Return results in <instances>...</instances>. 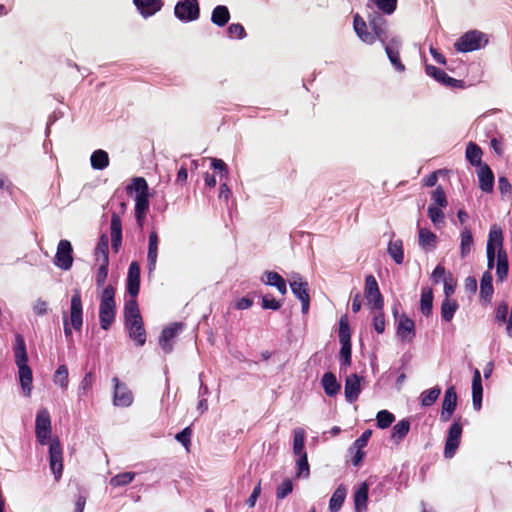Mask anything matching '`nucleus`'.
<instances>
[{
  "label": "nucleus",
  "instance_id": "1",
  "mask_svg": "<svg viewBox=\"0 0 512 512\" xmlns=\"http://www.w3.org/2000/svg\"><path fill=\"white\" fill-rule=\"evenodd\" d=\"M14 358L18 367L19 381L25 396L30 397L32 391V370L28 366L26 343L22 335L17 334L14 341Z\"/></svg>",
  "mask_w": 512,
  "mask_h": 512
},
{
  "label": "nucleus",
  "instance_id": "2",
  "mask_svg": "<svg viewBox=\"0 0 512 512\" xmlns=\"http://www.w3.org/2000/svg\"><path fill=\"white\" fill-rule=\"evenodd\" d=\"M134 191L135 196V217L140 228L144 225L146 214L149 210V188L146 180L142 177H135L127 186V192Z\"/></svg>",
  "mask_w": 512,
  "mask_h": 512
},
{
  "label": "nucleus",
  "instance_id": "3",
  "mask_svg": "<svg viewBox=\"0 0 512 512\" xmlns=\"http://www.w3.org/2000/svg\"><path fill=\"white\" fill-rule=\"evenodd\" d=\"M115 289L113 286H106L100 296L99 322L103 330H108L115 320L116 304Z\"/></svg>",
  "mask_w": 512,
  "mask_h": 512
},
{
  "label": "nucleus",
  "instance_id": "4",
  "mask_svg": "<svg viewBox=\"0 0 512 512\" xmlns=\"http://www.w3.org/2000/svg\"><path fill=\"white\" fill-rule=\"evenodd\" d=\"M83 325V305L81 300V293L75 289L71 297L70 303V316L69 319L66 313L63 315L64 334L66 337L72 336V329L80 331Z\"/></svg>",
  "mask_w": 512,
  "mask_h": 512
},
{
  "label": "nucleus",
  "instance_id": "5",
  "mask_svg": "<svg viewBox=\"0 0 512 512\" xmlns=\"http://www.w3.org/2000/svg\"><path fill=\"white\" fill-rule=\"evenodd\" d=\"M487 43L488 39L484 33L473 30L462 35L454 47L459 52H472L485 47Z\"/></svg>",
  "mask_w": 512,
  "mask_h": 512
},
{
  "label": "nucleus",
  "instance_id": "6",
  "mask_svg": "<svg viewBox=\"0 0 512 512\" xmlns=\"http://www.w3.org/2000/svg\"><path fill=\"white\" fill-rule=\"evenodd\" d=\"M292 293L301 301V310L307 314L310 307L309 285L299 274H293L289 279Z\"/></svg>",
  "mask_w": 512,
  "mask_h": 512
},
{
  "label": "nucleus",
  "instance_id": "7",
  "mask_svg": "<svg viewBox=\"0 0 512 512\" xmlns=\"http://www.w3.org/2000/svg\"><path fill=\"white\" fill-rule=\"evenodd\" d=\"M51 418L46 408H41L36 414L35 434L41 445H46L51 437Z\"/></svg>",
  "mask_w": 512,
  "mask_h": 512
},
{
  "label": "nucleus",
  "instance_id": "8",
  "mask_svg": "<svg viewBox=\"0 0 512 512\" xmlns=\"http://www.w3.org/2000/svg\"><path fill=\"white\" fill-rule=\"evenodd\" d=\"M174 14L182 22L195 21L200 16V8L197 0H181L174 8Z\"/></svg>",
  "mask_w": 512,
  "mask_h": 512
},
{
  "label": "nucleus",
  "instance_id": "9",
  "mask_svg": "<svg viewBox=\"0 0 512 512\" xmlns=\"http://www.w3.org/2000/svg\"><path fill=\"white\" fill-rule=\"evenodd\" d=\"M364 295L371 308L382 310L384 305L383 298L373 275H368L365 278Z\"/></svg>",
  "mask_w": 512,
  "mask_h": 512
},
{
  "label": "nucleus",
  "instance_id": "10",
  "mask_svg": "<svg viewBox=\"0 0 512 512\" xmlns=\"http://www.w3.org/2000/svg\"><path fill=\"white\" fill-rule=\"evenodd\" d=\"M73 248L68 240H60L54 257V264L62 270H69L73 264Z\"/></svg>",
  "mask_w": 512,
  "mask_h": 512
},
{
  "label": "nucleus",
  "instance_id": "11",
  "mask_svg": "<svg viewBox=\"0 0 512 512\" xmlns=\"http://www.w3.org/2000/svg\"><path fill=\"white\" fill-rule=\"evenodd\" d=\"M49 462L55 479L58 480L63 471V451L58 438L51 439L49 443Z\"/></svg>",
  "mask_w": 512,
  "mask_h": 512
},
{
  "label": "nucleus",
  "instance_id": "12",
  "mask_svg": "<svg viewBox=\"0 0 512 512\" xmlns=\"http://www.w3.org/2000/svg\"><path fill=\"white\" fill-rule=\"evenodd\" d=\"M112 382L114 385L113 405L117 407L131 406L134 400L132 391L125 383L120 382L117 377H113Z\"/></svg>",
  "mask_w": 512,
  "mask_h": 512
},
{
  "label": "nucleus",
  "instance_id": "13",
  "mask_svg": "<svg viewBox=\"0 0 512 512\" xmlns=\"http://www.w3.org/2000/svg\"><path fill=\"white\" fill-rule=\"evenodd\" d=\"M368 23L371 27L372 34L375 35V41L379 40L381 44H385L387 38L388 22L378 11H373L368 14Z\"/></svg>",
  "mask_w": 512,
  "mask_h": 512
},
{
  "label": "nucleus",
  "instance_id": "14",
  "mask_svg": "<svg viewBox=\"0 0 512 512\" xmlns=\"http://www.w3.org/2000/svg\"><path fill=\"white\" fill-rule=\"evenodd\" d=\"M502 241L503 235L501 228L497 225H493L489 231L486 246L487 267L489 270L493 269L495 265V245H501Z\"/></svg>",
  "mask_w": 512,
  "mask_h": 512
},
{
  "label": "nucleus",
  "instance_id": "15",
  "mask_svg": "<svg viewBox=\"0 0 512 512\" xmlns=\"http://www.w3.org/2000/svg\"><path fill=\"white\" fill-rule=\"evenodd\" d=\"M461 435L462 426L459 422H454L448 430L445 442L444 456L446 458H452L455 455L461 441Z\"/></svg>",
  "mask_w": 512,
  "mask_h": 512
},
{
  "label": "nucleus",
  "instance_id": "16",
  "mask_svg": "<svg viewBox=\"0 0 512 512\" xmlns=\"http://www.w3.org/2000/svg\"><path fill=\"white\" fill-rule=\"evenodd\" d=\"M182 330V325L173 323L164 328L159 338V344L165 353H170L173 350V340L178 336Z\"/></svg>",
  "mask_w": 512,
  "mask_h": 512
},
{
  "label": "nucleus",
  "instance_id": "17",
  "mask_svg": "<svg viewBox=\"0 0 512 512\" xmlns=\"http://www.w3.org/2000/svg\"><path fill=\"white\" fill-rule=\"evenodd\" d=\"M457 406V394L453 386L446 389L442 402L441 420L447 422Z\"/></svg>",
  "mask_w": 512,
  "mask_h": 512
},
{
  "label": "nucleus",
  "instance_id": "18",
  "mask_svg": "<svg viewBox=\"0 0 512 512\" xmlns=\"http://www.w3.org/2000/svg\"><path fill=\"white\" fill-rule=\"evenodd\" d=\"M140 290V266L136 261L131 262L127 274V291L132 298H136Z\"/></svg>",
  "mask_w": 512,
  "mask_h": 512
},
{
  "label": "nucleus",
  "instance_id": "19",
  "mask_svg": "<svg viewBox=\"0 0 512 512\" xmlns=\"http://www.w3.org/2000/svg\"><path fill=\"white\" fill-rule=\"evenodd\" d=\"M426 73L428 76L434 78L436 81L448 87H462V81L450 77L445 71L433 65L426 66Z\"/></svg>",
  "mask_w": 512,
  "mask_h": 512
},
{
  "label": "nucleus",
  "instance_id": "20",
  "mask_svg": "<svg viewBox=\"0 0 512 512\" xmlns=\"http://www.w3.org/2000/svg\"><path fill=\"white\" fill-rule=\"evenodd\" d=\"M110 235L112 249L117 253L122 244V221L116 212L111 215Z\"/></svg>",
  "mask_w": 512,
  "mask_h": 512
},
{
  "label": "nucleus",
  "instance_id": "21",
  "mask_svg": "<svg viewBox=\"0 0 512 512\" xmlns=\"http://www.w3.org/2000/svg\"><path fill=\"white\" fill-rule=\"evenodd\" d=\"M396 333L402 341L410 342L415 336L414 321L406 315L400 316Z\"/></svg>",
  "mask_w": 512,
  "mask_h": 512
},
{
  "label": "nucleus",
  "instance_id": "22",
  "mask_svg": "<svg viewBox=\"0 0 512 512\" xmlns=\"http://www.w3.org/2000/svg\"><path fill=\"white\" fill-rule=\"evenodd\" d=\"M133 3L144 18L153 16L163 6L162 0H133Z\"/></svg>",
  "mask_w": 512,
  "mask_h": 512
},
{
  "label": "nucleus",
  "instance_id": "23",
  "mask_svg": "<svg viewBox=\"0 0 512 512\" xmlns=\"http://www.w3.org/2000/svg\"><path fill=\"white\" fill-rule=\"evenodd\" d=\"M158 244L159 238L156 231H151L148 239V252H147V262H148V272L152 274L156 268L157 257H158Z\"/></svg>",
  "mask_w": 512,
  "mask_h": 512
},
{
  "label": "nucleus",
  "instance_id": "24",
  "mask_svg": "<svg viewBox=\"0 0 512 512\" xmlns=\"http://www.w3.org/2000/svg\"><path fill=\"white\" fill-rule=\"evenodd\" d=\"M361 378L357 374L348 376L345 380V398L349 403H353L358 399L361 392Z\"/></svg>",
  "mask_w": 512,
  "mask_h": 512
},
{
  "label": "nucleus",
  "instance_id": "25",
  "mask_svg": "<svg viewBox=\"0 0 512 512\" xmlns=\"http://www.w3.org/2000/svg\"><path fill=\"white\" fill-rule=\"evenodd\" d=\"M479 187L483 192L490 193L494 186V175L487 164L478 167Z\"/></svg>",
  "mask_w": 512,
  "mask_h": 512
},
{
  "label": "nucleus",
  "instance_id": "26",
  "mask_svg": "<svg viewBox=\"0 0 512 512\" xmlns=\"http://www.w3.org/2000/svg\"><path fill=\"white\" fill-rule=\"evenodd\" d=\"M129 332V337L138 345L143 346L146 342V332L143 325V320H138L125 324Z\"/></svg>",
  "mask_w": 512,
  "mask_h": 512
},
{
  "label": "nucleus",
  "instance_id": "27",
  "mask_svg": "<svg viewBox=\"0 0 512 512\" xmlns=\"http://www.w3.org/2000/svg\"><path fill=\"white\" fill-rule=\"evenodd\" d=\"M482 380L481 374L478 369L474 370L473 379H472V402L475 410L479 411L482 405Z\"/></svg>",
  "mask_w": 512,
  "mask_h": 512
},
{
  "label": "nucleus",
  "instance_id": "28",
  "mask_svg": "<svg viewBox=\"0 0 512 512\" xmlns=\"http://www.w3.org/2000/svg\"><path fill=\"white\" fill-rule=\"evenodd\" d=\"M495 319L499 324H506V332L509 337H512V306L509 311L506 303H501L496 308Z\"/></svg>",
  "mask_w": 512,
  "mask_h": 512
},
{
  "label": "nucleus",
  "instance_id": "29",
  "mask_svg": "<svg viewBox=\"0 0 512 512\" xmlns=\"http://www.w3.org/2000/svg\"><path fill=\"white\" fill-rule=\"evenodd\" d=\"M353 26L357 36L363 42L367 44H373L375 42V35L368 31L366 22L359 14L354 16Z\"/></svg>",
  "mask_w": 512,
  "mask_h": 512
},
{
  "label": "nucleus",
  "instance_id": "30",
  "mask_svg": "<svg viewBox=\"0 0 512 512\" xmlns=\"http://www.w3.org/2000/svg\"><path fill=\"white\" fill-rule=\"evenodd\" d=\"M369 486L366 482L361 483L354 493V506L356 512L367 510Z\"/></svg>",
  "mask_w": 512,
  "mask_h": 512
},
{
  "label": "nucleus",
  "instance_id": "31",
  "mask_svg": "<svg viewBox=\"0 0 512 512\" xmlns=\"http://www.w3.org/2000/svg\"><path fill=\"white\" fill-rule=\"evenodd\" d=\"M418 235V244L425 251H432L436 247L437 236L426 228H420Z\"/></svg>",
  "mask_w": 512,
  "mask_h": 512
},
{
  "label": "nucleus",
  "instance_id": "32",
  "mask_svg": "<svg viewBox=\"0 0 512 512\" xmlns=\"http://www.w3.org/2000/svg\"><path fill=\"white\" fill-rule=\"evenodd\" d=\"M266 280L265 284L275 287L282 295L286 294L287 286L284 278L274 271L265 272Z\"/></svg>",
  "mask_w": 512,
  "mask_h": 512
},
{
  "label": "nucleus",
  "instance_id": "33",
  "mask_svg": "<svg viewBox=\"0 0 512 512\" xmlns=\"http://www.w3.org/2000/svg\"><path fill=\"white\" fill-rule=\"evenodd\" d=\"M229 20L230 12L226 6L218 5L213 9L211 15V21L213 24L223 27L229 22Z\"/></svg>",
  "mask_w": 512,
  "mask_h": 512
},
{
  "label": "nucleus",
  "instance_id": "34",
  "mask_svg": "<svg viewBox=\"0 0 512 512\" xmlns=\"http://www.w3.org/2000/svg\"><path fill=\"white\" fill-rule=\"evenodd\" d=\"M321 382L323 389L328 396H335L340 390L341 386L338 383L335 375L331 372L325 373Z\"/></svg>",
  "mask_w": 512,
  "mask_h": 512
},
{
  "label": "nucleus",
  "instance_id": "35",
  "mask_svg": "<svg viewBox=\"0 0 512 512\" xmlns=\"http://www.w3.org/2000/svg\"><path fill=\"white\" fill-rule=\"evenodd\" d=\"M90 163L93 169L103 170L109 166L108 153L102 149L95 150L90 157Z\"/></svg>",
  "mask_w": 512,
  "mask_h": 512
},
{
  "label": "nucleus",
  "instance_id": "36",
  "mask_svg": "<svg viewBox=\"0 0 512 512\" xmlns=\"http://www.w3.org/2000/svg\"><path fill=\"white\" fill-rule=\"evenodd\" d=\"M109 240L106 234H102L95 248L96 262L106 261L109 262Z\"/></svg>",
  "mask_w": 512,
  "mask_h": 512
},
{
  "label": "nucleus",
  "instance_id": "37",
  "mask_svg": "<svg viewBox=\"0 0 512 512\" xmlns=\"http://www.w3.org/2000/svg\"><path fill=\"white\" fill-rule=\"evenodd\" d=\"M474 244L473 235L469 228L465 227L461 232L460 254L462 258L467 257L472 251Z\"/></svg>",
  "mask_w": 512,
  "mask_h": 512
},
{
  "label": "nucleus",
  "instance_id": "38",
  "mask_svg": "<svg viewBox=\"0 0 512 512\" xmlns=\"http://www.w3.org/2000/svg\"><path fill=\"white\" fill-rule=\"evenodd\" d=\"M346 494L347 490L344 485L337 487L329 501V510L331 512H338L340 510L346 498Z\"/></svg>",
  "mask_w": 512,
  "mask_h": 512
},
{
  "label": "nucleus",
  "instance_id": "39",
  "mask_svg": "<svg viewBox=\"0 0 512 512\" xmlns=\"http://www.w3.org/2000/svg\"><path fill=\"white\" fill-rule=\"evenodd\" d=\"M410 422L407 419H403L395 424L392 428V440L398 444L400 443L409 433Z\"/></svg>",
  "mask_w": 512,
  "mask_h": 512
},
{
  "label": "nucleus",
  "instance_id": "40",
  "mask_svg": "<svg viewBox=\"0 0 512 512\" xmlns=\"http://www.w3.org/2000/svg\"><path fill=\"white\" fill-rule=\"evenodd\" d=\"M125 324L141 320V314L138 308L137 301L135 298L126 302L124 307Z\"/></svg>",
  "mask_w": 512,
  "mask_h": 512
},
{
  "label": "nucleus",
  "instance_id": "41",
  "mask_svg": "<svg viewBox=\"0 0 512 512\" xmlns=\"http://www.w3.org/2000/svg\"><path fill=\"white\" fill-rule=\"evenodd\" d=\"M465 154H466V159L468 160V162L471 165L477 166V167H480L483 165L481 162L482 150L477 144L470 142L466 147Z\"/></svg>",
  "mask_w": 512,
  "mask_h": 512
},
{
  "label": "nucleus",
  "instance_id": "42",
  "mask_svg": "<svg viewBox=\"0 0 512 512\" xmlns=\"http://www.w3.org/2000/svg\"><path fill=\"white\" fill-rule=\"evenodd\" d=\"M293 453L295 455L306 454L305 451V437L306 433L303 428H295L293 431Z\"/></svg>",
  "mask_w": 512,
  "mask_h": 512
},
{
  "label": "nucleus",
  "instance_id": "43",
  "mask_svg": "<svg viewBox=\"0 0 512 512\" xmlns=\"http://www.w3.org/2000/svg\"><path fill=\"white\" fill-rule=\"evenodd\" d=\"M371 4L384 15H392L397 8V0H368L367 6Z\"/></svg>",
  "mask_w": 512,
  "mask_h": 512
},
{
  "label": "nucleus",
  "instance_id": "44",
  "mask_svg": "<svg viewBox=\"0 0 512 512\" xmlns=\"http://www.w3.org/2000/svg\"><path fill=\"white\" fill-rule=\"evenodd\" d=\"M433 307V292L429 287H424L421 291L420 309L423 315L429 316Z\"/></svg>",
  "mask_w": 512,
  "mask_h": 512
},
{
  "label": "nucleus",
  "instance_id": "45",
  "mask_svg": "<svg viewBox=\"0 0 512 512\" xmlns=\"http://www.w3.org/2000/svg\"><path fill=\"white\" fill-rule=\"evenodd\" d=\"M388 254L397 264H402L404 260L403 244L401 240H391L387 248Z\"/></svg>",
  "mask_w": 512,
  "mask_h": 512
},
{
  "label": "nucleus",
  "instance_id": "46",
  "mask_svg": "<svg viewBox=\"0 0 512 512\" xmlns=\"http://www.w3.org/2000/svg\"><path fill=\"white\" fill-rule=\"evenodd\" d=\"M441 394V388L436 386L423 391L420 395V403L423 407L432 406Z\"/></svg>",
  "mask_w": 512,
  "mask_h": 512
},
{
  "label": "nucleus",
  "instance_id": "47",
  "mask_svg": "<svg viewBox=\"0 0 512 512\" xmlns=\"http://www.w3.org/2000/svg\"><path fill=\"white\" fill-rule=\"evenodd\" d=\"M458 309V303L456 300L451 298H445L441 305V316L443 320L449 322L454 317L456 310Z\"/></svg>",
  "mask_w": 512,
  "mask_h": 512
},
{
  "label": "nucleus",
  "instance_id": "48",
  "mask_svg": "<svg viewBox=\"0 0 512 512\" xmlns=\"http://www.w3.org/2000/svg\"><path fill=\"white\" fill-rule=\"evenodd\" d=\"M493 277L490 271L485 272L482 275L480 282V294L484 299L491 298L493 294V285H492Z\"/></svg>",
  "mask_w": 512,
  "mask_h": 512
},
{
  "label": "nucleus",
  "instance_id": "49",
  "mask_svg": "<svg viewBox=\"0 0 512 512\" xmlns=\"http://www.w3.org/2000/svg\"><path fill=\"white\" fill-rule=\"evenodd\" d=\"M68 368L66 365H60L54 373L53 381L59 385L63 390H66L69 384Z\"/></svg>",
  "mask_w": 512,
  "mask_h": 512
},
{
  "label": "nucleus",
  "instance_id": "50",
  "mask_svg": "<svg viewBox=\"0 0 512 512\" xmlns=\"http://www.w3.org/2000/svg\"><path fill=\"white\" fill-rule=\"evenodd\" d=\"M135 475L136 474L134 472L119 473V474L115 475L114 477H112L110 479L109 483L112 487L125 486L134 480Z\"/></svg>",
  "mask_w": 512,
  "mask_h": 512
},
{
  "label": "nucleus",
  "instance_id": "51",
  "mask_svg": "<svg viewBox=\"0 0 512 512\" xmlns=\"http://www.w3.org/2000/svg\"><path fill=\"white\" fill-rule=\"evenodd\" d=\"M296 456L298 457L296 460L297 477L308 478L310 475V469L308 464L307 453Z\"/></svg>",
  "mask_w": 512,
  "mask_h": 512
},
{
  "label": "nucleus",
  "instance_id": "52",
  "mask_svg": "<svg viewBox=\"0 0 512 512\" xmlns=\"http://www.w3.org/2000/svg\"><path fill=\"white\" fill-rule=\"evenodd\" d=\"M394 415L388 410H381L376 415L377 426L380 429H386L394 422Z\"/></svg>",
  "mask_w": 512,
  "mask_h": 512
},
{
  "label": "nucleus",
  "instance_id": "53",
  "mask_svg": "<svg viewBox=\"0 0 512 512\" xmlns=\"http://www.w3.org/2000/svg\"><path fill=\"white\" fill-rule=\"evenodd\" d=\"M432 203L430 205H435L437 207L445 208L448 205L447 197L444 189L439 186L437 187L431 194Z\"/></svg>",
  "mask_w": 512,
  "mask_h": 512
},
{
  "label": "nucleus",
  "instance_id": "54",
  "mask_svg": "<svg viewBox=\"0 0 512 512\" xmlns=\"http://www.w3.org/2000/svg\"><path fill=\"white\" fill-rule=\"evenodd\" d=\"M351 334L346 317H342L339 322V341L341 344H351Z\"/></svg>",
  "mask_w": 512,
  "mask_h": 512
},
{
  "label": "nucleus",
  "instance_id": "55",
  "mask_svg": "<svg viewBox=\"0 0 512 512\" xmlns=\"http://www.w3.org/2000/svg\"><path fill=\"white\" fill-rule=\"evenodd\" d=\"M428 217L431 222L436 226H440L444 223V213L442 211V207H437L435 205H429L428 207Z\"/></svg>",
  "mask_w": 512,
  "mask_h": 512
},
{
  "label": "nucleus",
  "instance_id": "56",
  "mask_svg": "<svg viewBox=\"0 0 512 512\" xmlns=\"http://www.w3.org/2000/svg\"><path fill=\"white\" fill-rule=\"evenodd\" d=\"M293 490V483L290 479H285L276 490V497L278 499H284Z\"/></svg>",
  "mask_w": 512,
  "mask_h": 512
},
{
  "label": "nucleus",
  "instance_id": "57",
  "mask_svg": "<svg viewBox=\"0 0 512 512\" xmlns=\"http://www.w3.org/2000/svg\"><path fill=\"white\" fill-rule=\"evenodd\" d=\"M99 264L98 271L96 273V283L98 286H102L108 276V265L109 262H106L105 260L102 262H97Z\"/></svg>",
  "mask_w": 512,
  "mask_h": 512
},
{
  "label": "nucleus",
  "instance_id": "58",
  "mask_svg": "<svg viewBox=\"0 0 512 512\" xmlns=\"http://www.w3.org/2000/svg\"><path fill=\"white\" fill-rule=\"evenodd\" d=\"M93 379V374L91 372L85 374L78 388L79 394L81 396L86 395L91 390Z\"/></svg>",
  "mask_w": 512,
  "mask_h": 512
},
{
  "label": "nucleus",
  "instance_id": "59",
  "mask_svg": "<svg viewBox=\"0 0 512 512\" xmlns=\"http://www.w3.org/2000/svg\"><path fill=\"white\" fill-rule=\"evenodd\" d=\"M227 33L230 38L243 39L246 36L244 27L239 23H232L228 27Z\"/></svg>",
  "mask_w": 512,
  "mask_h": 512
},
{
  "label": "nucleus",
  "instance_id": "60",
  "mask_svg": "<svg viewBox=\"0 0 512 512\" xmlns=\"http://www.w3.org/2000/svg\"><path fill=\"white\" fill-rule=\"evenodd\" d=\"M386 54L391 64L398 72H403L405 70V66L402 64L400 60L399 51L389 49V51H387Z\"/></svg>",
  "mask_w": 512,
  "mask_h": 512
},
{
  "label": "nucleus",
  "instance_id": "61",
  "mask_svg": "<svg viewBox=\"0 0 512 512\" xmlns=\"http://www.w3.org/2000/svg\"><path fill=\"white\" fill-rule=\"evenodd\" d=\"M341 366H349L351 364V344H341L340 349Z\"/></svg>",
  "mask_w": 512,
  "mask_h": 512
},
{
  "label": "nucleus",
  "instance_id": "62",
  "mask_svg": "<svg viewBox=\"0 0 512 512\" xmlns=\"http://www.w3.org/2000/svg\"><path fill=\"white\" fill-rule=\"evenodd\" d=\"M192 435V430L190 427L184 428L181 432L177 433L175 438L178 442H180L186 449L190 445V439Z\"/></svg>",
  "mask_w": 512,
  "mask_h": 512
},
{
  "label": "nucleus",
  "instance_id": "63",
  "mask_svg": "<svg viewBox=\"0 0 512 512\" xmlns=\"http://www.w3.org/2000/svg\"><path fill=\"white\" fill-rule=\"evenodd\" d=\"M373 326L377 333L382 334L385 330V319L381 310L373 316Z\"/></svg>",
  "mask_w": 512,
  "mask_h": 512
},
{
  "label": "nucleus",
  "instance_id": "64",
  "mask_svg": "<svg viewBox=\"0 0 512 512\" xmlns=\"http://www.w3.org/2000/svg\"><path fill=\"white\" fill-rule=\"evenodd\" d=\"M447 278H448V275H446L445 268L442 265H437L431 274V280L435 284H438L441 281L444 282V279H447Z\"/></svg>",
  "mask_w": 512,
  "mask_h": 512
}]
</instances>
